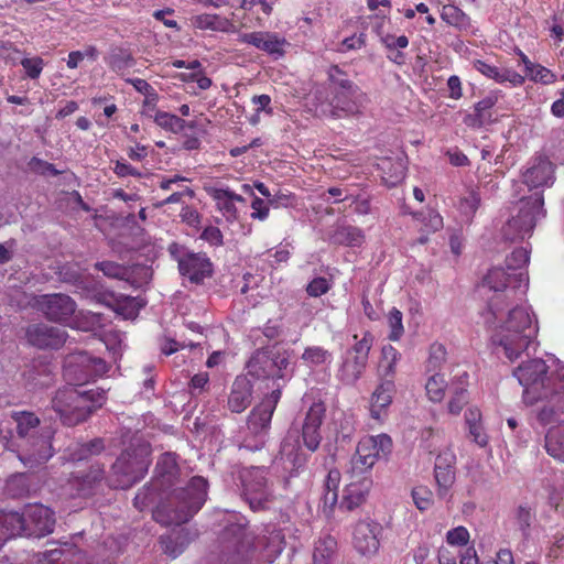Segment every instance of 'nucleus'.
Wrapping results in <instances>:
<instances>
[{
    "instance_id": "nucleus-1",
    "label": "nucleus",
    "mask_w": 564,
    "mask_h": 564,
    "mask_svg": "<svg viewBox=\"0 0 564 564\" xmlns=\"http://www.w3.org/2000/svg\"><path fill=\"white\" fill-rule=\"evenodd\" d=\"M208 481L194 476L185 487L174 488L152 512L153 519L164 525H181L192 519L204 506L207 498Z\"/></svg>"
},
{
    "instance_id": "nucleus-12",
    "label": "nucleus",
    "mask_w": 564,
    "mask_h": 564,
    "mask_svg": "<svg viewBox=\"0 0 564 564\" xmlns=\"http://www.w3.org/2000/svg\"><path fill=\"white\" fill-rule=\"evenodd\" d=\"M289 366L285 352L275 347L256 350L247 362V375L253 379H282L283 370Z\"/></svg>"
},
{
    "instance_id": "nucleus-3",
    "label": "nucleus",
    "mask_w": 564,
    "mask_h": 564,
    "mask_svg": "<svg viewBox=\"0 0 564 564\" xmlns=\"http://www.w3.org/2000/svg\"><path fill=\"white\" fill-rule=\"evenodd\" d=\"M538 334V326L527 308L517 306L509 311L507 319L497 327L491 340L501 348L510 360H517L533 341Z\"/></svg>"
},
{
    "instance_id": "nucleus-8",
    "label": "nucleus",
    "mask_w": 564,
    "mask_h": 564,
    "mask_svg": "<svg viewBox=\"0 0 564 564\" xmlns=\"http://www.w3.org/2000/svg\"><path fill=\"white\" fill-rule=\"evenodd\" d=\"M544 198L541 193H535L521 199L517 207V214L502 228L505 239L510 241L522 240L530 237L536 221L545 216Z\"/></svg>"
},
{
    "instance_id": "nucleus-38",
    "label": "nucleus",
    "mask_w": 564,
    "mask_h": 564,
    "mask_svg": "<svg viewBox=\"0 0 564 564\" xmlns=\"http://www.w3.org/2000/svg\"><path fill=\"white\" fill-rule=\"evenodd\" d=\"M193 25L199 30H210L223 33H235L237 32L236 24L218 14H199L193 19Z\"/></svg>"
},
{
    "instance_id": "nucleus-15",
    "label": "nucleus",
    "mask_w": 564,
    "mask_h": 564,
    "mask_svg": "<svg viewBox=\"0 0 564 564\" xmlns=\"http://www.w3.org/2000/svg\"><path fill=\"white\" fill-rule=\"evenodd\" d=\"M25 536L42 538L53 532L55 513L43 505H30L24 508Z\"/></svg>"
},
{
    "instance_id": "nucleus-6",
    "label": "nucleus",
    "mask_w": 564,
    "mask_h": 564,
    "mask_svg": "<svg viewBox=\"0 0 564 564\" xmlns=\"http://www.w3.org/2000/svg\"><path fill=\"white\" fill-rule=\"evenodd\" d=\"M549 367L543 359H531L523 362L514 370V376L523 387V400L533 405L541 397H545L547 390L562 382L564 367L549 373Z\"/></svg>"
},
{
    "instance_id": "nucleus-37",
    "label": "nucleus",
    "mask_w": 564,
    "mask_h": 564,
    "mask_svg": "<svg viewBox=\"0 0 564 564\" xmlns=\"http://www.w3.org/2000/svg\"><path fill=\"white\" fill-rule=\"evenodd\" d=\"M367 365V361L347 354V357L338 369L337 378L341 383L352 386L360 379Z\"/></svg>"
},
{
    "instance_id": "nucleus-19",
    "label": "nucleus",
    "mask_w": 564,
    "mask_h": 564,
    "mask_svg": "<svg viewBox=\"0 0 564 564\" xmlns=\"http://www.w3.org/2000/svg\"><path fill=\"white\" fill-rule=\"evenodd\" d=\"M325 411L322 402L313 403L302 425L301 438L303 445L312 453L318 449L322 442L321 426L325 417Z\"/></svg>"
},
{
    "instance_id": "nucleus-33",
    "label": "nucleus",
    "mask_w": 564,
    "mask_h": 564,
    "mask_svg": "<svg viewBox=\"0 0 564 564\" xmlns=\"http://www.w3.org/2000/svg\"><path fill=\"white\" fill-rule=\"evenodd\" d=\"M380 37V43L387 51V58L395 65H404L406 55L403 53L409 44V37L406 35H394L391 33L377 32Z\"/></svg>"
},
{
    "instance_id": "nucleus-9",
    "label": "nucleus",
    "mask_w": 564,
    "mask_h": 564,
    "mask_svg": "<svg viewBox=\"0 0 564 564\" xmlns=\"http://www.w3.org/2000/svg\"><path fill=\"white\" fill-rule=\"evenodd\" d=\"M269 468L264 466L243 467L239 470L242 496L252 510H263L273 498Z\"/></svg>"
},
{
    "instance_id": "nucleus-32",
    "label": "nucleus",
    "mask_w": 564,
    "mask_h": 564,
    "mask_svg": "<svg viewBox=\"0 0 564 564\" xmlns=\"http://www.w3.org/2000/svg\"><path fill=\"white\" fill-rule=\"evenodd\" d=\"M174 453H164L156 463L153 481L165 490L173 486L178 476L180 468Z\"/></svg>"
},
{
    "instance_id": "nucleus-2",
    "label": "nucleus",
    "mask_w": 564,
    "mask_h": 564,
    "mask_svg": "<svg viewBox=\"0 0 564 564\" xmlns=\"http://www.w3.org/2000/svg\"><path fill=\"white\" fill-rule=\"evenodd\" d=\"M106 399L105 389L79 390L74 384H69L55 392L51 404L63 425L75 426L100 409Z\"/></svg>"
},
{
    "instance_id": "nucleus-31",
    "label": "nucleus",
    "mask_w": 564,
    "mask_h": 564,
    "mask_svg": "<svg viewBox=\"0 0 564 564\" xmlns=\"http://www.w3.org/2000/svg\"><path fill=\"white\" fill-rule=\"evenodd\" d=\"M252 384L247 377L238 376L228 397V409L232 413L243 412L251 403Z\"/></svg>"
},
{
    "instance_id": "nucleus-61",
    "label": "nucleus",
    "mask_w": 564,
    "mask_h": 564,
    "mask_svg": "<svg viewBox=\"0 0 564 564\" xmlns=\"http://www.w3.org/2000/svg\"><path fill=\"white\" fill-rule=\"evenodd\" d=\"M529 261V251L525 248H517L507 257L506 264L509 270L516 271L525 268Z\"/></svg>"
},
{
    "instance_id": "nucleus-35",
    "label": "nucleus",
    "mask_w": 564,
    "mask_h": 564,
    "mask_svg": "<svg viewBox=\"0 0 564 564\" xmlns=\"http://www.w3.org/2000/svg\"><path fill=\"white\" fill-rule=\"evenodd\" d=\"M191 541L192 536L189 531L183 528L173 530L171 533L160 538V544L164 553L172 558L181 555L191 543Z\"/></svg>"
},
{
    "instance_id": "nucleus-54",
    "label": "nucleus",
    "mask_w": 564,
    "mask_h": 564,
    "mask_svg": "<svg viewBox=\"0 0 564 564\" xmlns=\"http://www.w3.org/2000/svg\"><path fill=\"white\" fill-rule=\"evenodd\" d=\"M302 360L310 366H321L330 364L333 354L321 346H310L304 349Z\"/></svg>"
},
{
    "instance_id": "nucleus-49",
    "label": "nucleus",
    "mask_w": 564,
    "mask_h": 564,
    "mask_svg": "<svg viewBox=\"0 0 564 564\" xmlns=\"http://www.w3.org/2000/svg\"><path fill=\"white\" fill-rule=\"evenodd\" d=\"M70 326L83 332H93L101 326V314L89 311L75 312Z\"/></svg>"
},
{
    "instance_id": "nucleus-56",
    "label": "nucleus",
    "mask_w": 564,
    "mask_h": 564,
    "mask_svg": "<svg viewBox=\"0 0 564 564\" xmlns=\"http://www.w3.org/2000/svg\"><path fill=\"white\" fill-rule=\"evenodd\" d=\"M373 345V335L366 330L362 335V338L357 340L355 345L348 350V355L358 357L361 360L368 362L369 352Z\"/></svg>"
},
{
    "instance_id": "nucleus-44",
    "label": "nucleus",
    "mask_w": 564,
    "mask_h": 564,
    "mask_svg": "<svg viewBox=\"0 0 564 564\" xmlns=\"http://www.w3.org/2000/svg\"><path fill=\"white\" fill-rule=\"evenodd\" d=\"M381 355L379 375L384 380H393L397 372V364L401 358V354L392 345H386L382 347Z\"/></svg>"
},
{
    "instance_id": "nucleus-62",
    "label": "nucleus",
    "mask_w": 564,
    "mask_h": 564,
    "mask_svg": "<svg viewBox=\"0 0 564 564\" xmlns=\"http://www.w3.org/2000/svg\"><path fill=\"white\" fill-rule=\"evenodd\" d=\"M95 268L101 271L106 276L119 279H124L127 274V269L122 264H119L113 261H100L95 264Z\"/></svg>"
},
{
    "instance_id": "nucleus-23",
    "label": "nucleus",
    "mask_w": 564,
    "mask_h": 564,
    "mask_svg": "<svg viewBox=\"0 0 564 564\" xmlns=\"http://www.w3.org/2000/svg\"><path fill=\"white\" fill-rule=\"evenodd\" d=\"M379 524L375 522L360 521L355 525L352 533V543L355 549L361 555H372L377 553L380 546L378 534Z\"/></svg>"
},
{
    "instance_id": "nucleus-46",
    "label": "nucleus",
    "mask_w": 564,
    "mask_h": 564,
    "mask_svg": "<svg viewBox=\"0 0 564 564\" xmlns=\"http://www.w3.org/2000/svg\"><path fill=\"white\" fill-rule=\"evenodd\" d=\"M447 359V350L446 347L434 341L430 345L429 348V357L425 360L424 368L426 373H441L443 366L445 365Z\"/></svg>"
},
{
    "instance_id": "nucleus-10",
    "label": "nucleus",
    "mask_w": 564,
    "mask_h": 564,
    "mask_svg": "<svg viewBox=\"0 0 564 564\" xmlns=\"http://www.w3.org/2000/svg\"><path fill=\"white\" fill-rule=\"evenodd\" d=\"M226 544L220 556L224 564H250L258 553L257 535L242 525L225 530Z\"/></svg>"
},
{
    "instance_id": "nucleus-41",
    "label": "nucleus",
    "mask_w": 564,
    "mask_h": 564,
    "mask_svg": "<svg viewBox=\"0 0 564 564\" xmlns=\"http://www.w3.org/2000/svg\"><path fill=\"white\" fill-rule=\"evenodd\" d=\"M7 534L8 541L15 536H25L24 511H1L0 529Z\"/></svg>"
},
{
    "instance_id": "nucleus-53",
    "label": "nucleus",
    "mask_w": 564,
    "mask_h": 564,
    "mask_svg": "<svg viewBox=\"0 0 564 564\" xmlns=\"http://www.w3.org/2000/svg\"><path fill=\"white\" fill-rule=\"evenodd\" d=\"M425 383L426 395L432 402H441L445 397L447 382L442 373H429Z\"/></svg>"
},
{
    "instance_id": "nucleus-45",
    "label": "nucleus",
    "mask_w": 564,
    "mask_h": 564,
    "mask_svg": "<svg viewBox=\"0 0 564 564\" xmlns=\"http://www.w3.org/2000/svg\"><path fill=\"white\" fill-rule=\"evenodd\" d=\"M337 549V541L330 535L321 536L313 551V564H329Z\"/></svg>"
},
{
    "instance_id": "nucleus-40",
    "label": "nucleus",
    "mask_w": 564,
    "mask_h": 564,
    "mask_svg": "<svg viewBox=\"0 0 564 564\" xmlns=\"http://www.w3.org/2000/svg\"><path fill=\"white\" fill-rule=\"evenodd\" d=\"M544 447L550 456L564 463V421L549 429Z\"/></svg>"
},
{
    "instance_id": "nucleus-34",
    "label": "nucleus",
    "mask_w": 564,
    "mask_h": 564,
    "mask_svg": "<svg viewBox=\"0 0 564 564\" xmlns=\"http://www.w3.org/2000/svg\"><path fill=\"white\" fill-rule=\"evenodd\" d=\"M497 98L492 96L485 97L475 104L474 110L464 117L463 122L471 129H480L485 124L492 122L491 109L496 105Z\"/></svg>"
},
{
    "instance_id": "nucleus-39",
    "label": "nucleus",
    "mask_w": 564,
    "mask_h": 564,
    "mask_svg": "<svg viewBox=\"0 0 564 564\" xmlns=\"http://www.w3.org/2000/svg\"><path fill=\"white\" fill-rule=\"evenodd\" d=\"M465 422L473 442L479 447H486L489 443V437L481 422L480 410L478 408H469L465 412Z\"/></svg>"
},
{
    "instance_id": "nucleus-55",
    "label": "nucleus",
    "mask_w": 564,
    "mask_h": 564,
    "mask_svg": "<svg viewBox=\"0 0 564 564\" xmlns=\"http://www.w3.org/2000/svg\"><path fill=\"white\" fill-rule=\"evenodd\" d=\"M531 82L539 83L542 85H552L556 82L557 76L545 66L534 63L532 67L525 73Z\"/></svg>"
},
{
    "instance_id": "nucleus-28",
    "label": "nucleus",
    "mask_w": 564,
    "mask_h": 564,
    "mask_svg": "<svg viewBox=\"0 0 564 564\" xmlns=\"http://www.w3.org/2000/svg\"><path fill=\"white\" fill-rule=\"evenodd\" d=\"M332 95L330 107L334 117H349L360 112L362 98L365 96L360 89L350 93L337 91Z\"/></svg>"
},
{
    "instance_id": "nucleus-26",
    "label": "nucleus",
    "mask_w": 564,
    "mask_h": 564,
    "mask_svg": "<svg viewBox=\"0 0 564 564\" xmlns=\"http://www.w3.org/2000/svg\"><path fill=\"white\" fill-rule=\"evenodd\" d=\"M395 391L394 380L382 379L381 383L377 386L370 398V416L382 422L388 416V410L392 403L393 394Z\"/></svg>"
},
{
    "instance_id": "nucleus-21",
    "label": "nucleus",
    "mask_w": 564,
    "mask_h": 564,
    "mask_svg": "<svg viewBox=\"0 0 564 564\" xmlns=\"http://www.w3.org/2000/svg\"><path fill=\"white\" fill-rule=\"evenodd\" d=\"M456 456L451 449L441 452L434 466V477L437 485V495L445 498L456 479Z\"/></svg>"
},
{
    "instance_id": "nucleus-48",
    "label": "nucleus",
    "mask_w": 564,
    "mask_h": 564,
    "mask_svg": "<svg viewBox=\"0 0 564 564\" xmlns=\"http://www.w3.org/2000/svg\"><path fill=\"white\" fill-rule=\"evenodd\" d=\"M106 63L111 70L116 73H122L123 70L132 67L135 62L132 54L128 50L116 47L111 50L108 57H106Z\"/></svg>"
},
{
    "instance_id": "nucleus-47",
    "label": "nucleus",
    "mask_w": 564,
    "mask_h": 564,
    "mask_svg": "<svg viewBox=\"0 0 564 564\" xmlns=\"http://www.w3.org/2000/svg\"><path fill=\"white\" fill-rule=\"evenodd\" d=\"M328 79L330 82V91L335 94L337 91H356L360 89L352 80L348 78L346 72H344L338 65H332L328 69Z\"/></svg>"
},
{
    "instance_id": "nucleus-16",
    "label": "nucleus",
    "mask_w": 564,
    "mask_h": 564,
    "mask_svg": "<svg viewBox=\"0 0 564 564\" xmlns=\"http://www.w3.org/2000/svg\"><path fill=\"white\" fill-rule=\"evenodd\" d=\"M281 395V389L278 387L267 394L262 401L251 410L248 415L247 426L252 434L259 435L269 431L272 415Z\"/></svg>"
},
{
    "instance_id": "nucleus-36",
    "label": "nucleus",
    "mask_w": 564,
    "mask_h": 564,
    "mask_svg": "<svg viewBox=\"0 0 564 564\" xmlns=\"http://www.w3.org/2000/svg\"><path fill=\"white\" fill-rule=\"evenodd\" d=\"M414 219L419 223V230L422 235L416 242L425 245L429 241V235L441 230L444 226L443 217L434 209L413 214Z\"/></svg>"
},
{
    "instance_id": "nucleus-27",
    "label": "nucleus",
    "mask_w": 564,
    "mask_h": 564,
    "mask_svg": "<svg viewBox=\"0 0 564 564\" xmlns=\"http://www.w3.org/2000/svg\"><path fill=\"white\" fill-rule=\"evenodd\" d=\"M553 163L544 155L533 159L532 165L523 173V183L530 188L547 186L553 182Z\"/></svg>"
},
{
    "instance_id": "nucleus-14",
    "label": "nucleus",
    "mask_w": 564,
    "mask_h": 564,
    "mask_svg": "<svg viewBox=\"0 0 564 564\" xmlns=\"http://www.w3.org/2000/svg\"><path fill=\"white\" fill-rule=\"evenodd\" d=\"M104 480V466L96 463L86 473L73 474L67 480L66 492L72 498H88L102 487Z\"/></svg>"
},
{
    "instance_id": "nucleus-17",
    "label": "nucleus",
    "mask_w": 564,
    "mask_h": 564,
    "mask_svg": "<svg viewBox=\"0 0 564 564\" xmlns=\"http://www.w3.org/2000/svg\"><path fill=\"white\" fill-rule=\"evenodd\" d=\"M509 274L502 268H492L482 280V286H487L495 295L489 299L488 314L492 321H497L500 313L508 306L505 291L508 286Z\"/></svg>"
},
{
    "instance_id": "nucleus-52",
    "label": "nucleus",
    "mask_w": 564,
    "mask_h": 564,
    "mask_svg": "<svg viewBox=\"0 0 564 564\" xmlns=\"http://www.w3.org/2000/svg\"><path fill=\"white\" fill-rule=\"evenodd\" d=\"M441 19L457 29H465L469 25V17L454 4H445L441 10Z\"/></svg>"
},
{
    "instance_id": "nucleus-59",
    "label": "nucleus",
    "mask_w": 564,
    "mask_h": 564,
    "mask_svg": "<svg viewBox=\"0 0 564 564\" xmlns=\"http://www.w3.org/2000/svg\"><path fill=\"white\" fill-rule=\"evenodd\" d=\"M402 317H403L402 312L400 310H398L397 307H392L389 311L388 324L390 327V334L388 337L390 340L397 341L402 337V335L404 333Z\"/></svg>"
},
{
    "instance_id": "nucleus-51",
    "label": "nucleus",
    "mask_w": 564,
    "mask_h": 564,
    "mask_svg": "<svg viewBox=\"0 0 564 564\" xmlns=\"http://www.w3.org/2000/svg\"><path fill=\"white\" fill-rule=\"evenodd\" d=\"M153 121L165 131L172 133H180L185 129L186 122L184 119L177 117L176 115L156 110L153 116Z\"/></svg>"
},
{
    "instance_id": "nucleus-50",
    "label": "nucleus",
    "mask_w": 564,
    "mask_h": 564,
    "mask_svg": "<svg viewBox=\"0 0 564 564\" xmlns=\"http://www.w3.org/2000/svg\"><path fill=\"white\" fill-rule=\"evenodd\" d=\"M166 490L156 485L154 481H152L148 486H143L139 491L137 492L134 499H133V506L139 510L143 511L145 508H148L150 505H152L155 499L161 495L162 492H165Z\"/></svg>"
},
{
    "instance_id": "nucleus-60",
    "label": "nucleus",
    "mask_w": 564,
    "mask_h": 564,
    "mask_svg": "<svg viewBox=\"0 0 564 564\" xmlns=\"http://www.w3.org/2000/svg\"><path fill=\"white\" fill-rule=\"evenodd\" d=\"M495 82L498 84L508 83L512 87H520L525 83V76L512 68L502 67L498 68Z\"/></svg>"
},
{
    "instance_id": "nucleus-13",
    "label": "nucleus",
    "mask_w": 564,
    "mask_h": 564,
    "mask_svg": "<svg viewBox=\"0 0 564 564\" xmlns=\"http://www.w3.org/2000/svg\"><path fill=\"white\" fill-rule=\"evenodd\" d=\"M33 307L40 311L48 321L67 323L76 312V302L62 293L42 294L33 297Z\"/></svg>"
},
{
    "instance_id": "nucleus-30",
    "label": "nucleus",
    "mask_w": 564,
    "mask_h": 564,
    "mask_svg": "<svg viewBox=\"0 0 564 564\" xmlns=\"http://www.w3.org/2000/svg\"><path fill=\"white\" fill-rule=\"evenodd\" d=\"M209 196L215 200L216 208L221 213L228 223L238 220L239 213L236 203H245V198L229 188L213 187L208 191Z\"/></svg>"
},
{
    "instance_id": "nucleus-7",
    "label": "nucleus",
    "mask_w": 564,
    "mask_h": 564,
    "mask_svg": "<svg viewBox=\"0 0 564 564\" xmlns=\"http://www.w3.org/2000/svg\"><path fill=\"white\" fill-rule=\"evenodd\" d=\"M392 438L388 434L367 435L360 438L350 459L349 477H371L373 466L387 458L392 451Z\"/></svg>"
},
{
    "instance_id": "nucleus-58",
    "label": "nucleus",
    "mask_w": 564,
    "mask_h": 564,
    "mask_svg": "<svg viewBox=\"0 0 564 564\" xmlns=\"http://www.w3.org/2000/svg\"><path fill=\"white\" fill-rule=\"evenodd\" d=\"M412 498L416 508L421 511L429 510L434 502V495L426 486H417L413 488Z\"/></svg>"
},
{
    "instance_id": "nucleus-57",
    "label": "nucleus",
    "mask_w": 564,
    "mask_h": 564,
    "mask_svg": "<svg viewBox=\"0 0 564 564\" xmlns=\"http://www.w3.org/2000/svg\"><path fill=\"white\" fill-rule=\"evenodd\" d=\"M480 195L477 191L471 189L459 200V210L468 219L471 218L480 206Z\"/></svg>"
},
{
    "instance_id": "nucleus-5",
    "label": "nucleus",
    "mask_w": 564,
    "mask_h": 564,
    "mask_svg": "<svg viewBox=\"0 0 564 564\" xmlns=\"http://www.w3.org/2000/svg\"><path fill=\"white\" fill-rule=\"evenodd\" d=\"M152 448L149 442L134 438L111 466L110 487L128 489L141 481L151 465Z\"/></svg>"
},
{
    "instance_id": "nucleus-4",
    "label": "nucleus",
    "mask_w": 564,
    "mask_h": 564,
    "mask_svg": "<svg viewBox=\"0 0 564 564\" xmlns=\"http://www.w3.org/2000/svg\"><path fill=\"white\" fill-rule=\"evenodd\" d=\"M11 417L17 424L18 436L22 440L20 459L31 468L45 464L54 454L53 432L45 430L37 435L40 419L33 412L13 411Z\"/></svg>"
},
{
    "instance_id": "nucleus-43",
    "label": "nucleus",
    "mask_w": 564,
    "mask_h": 564,
    "mask_svg": "<svg viewBox=\"0 0 564 564\" xmlns=\"http://www.w3.org/2000/svg\"><path fill=\"white\" fill-rule=\"evenodd\" d=\"M105 449L102 438H94L87 443H78L68 447V459L72 462L86 460L91 456L100 454Z\"/></svg>"
},
{
    "instance_id": "nucleus-18",
    "label": "nucleus",
    "mask_w": 564,
    "mask_h": 564,
    "mask_svg": "<svg viewBox=\"0 0 564 564\" xmlns=\"http://www.w3.org/2000/svg\"><path fill=\"white\" fill-rule=\"evenodd\" d=\"M108 371L107 362L98 357L79 354L74 365L72 361L65 368V377L73 379L76 386L100 377Z\"/></svg>"
},
{
    "instance_id": "nucleus-20",
    "label": "nucleus",
    "mask_w": 564,
    "mask_h": 564,
    "mask_svg": "<svg viewBox=\"0 0 564 564\" xmlns=\"http://www.w3.org/2000/svg\"><path fill=\"white\" fill-rule=\"evenodd\" d=\"M25 335L28 341L40 349H58L65 344L67 337L64 329L43 323L30 325Z\"/></svg>"
},
{
    "instance_id": "nucleus-11",
    "label": "nucleus",
    "mask_w": 564,
    "mask_h": 564,
    "mask_svg": "<svg viewBox=\"0 0 564 564\" xmlns=\"http://www.w3.org/2000/svg\"><path fill=\"white\" fill-rule=\"evenodd\" d=\"M171 258L177 262V269L182 276L187 278L194 284H200L214 273V264L205 252H194L177 242L167 247Z\"/></svg>"
},
{
    "instance_id": "nucleus-22",
    "label": "nucleus",
    "mask_w": 564,
    "mask_h": 564,
    "mask_svg": "<svg viewBox=\"0 0 564 564\" xmlns=\"http://www.w3.org/2000/svg\"><path fill=\"white\" fill-rule=\"evenodd\" d=\"M239 42L250 44L275 58L285 54L284 47L288 44L286 40L276 33L262 31L243 33L239 36Z\"/></svg>"
},
{
    "instance_id": "nucleus-29",
    "label": "nucleus",
    "mask_w": 564,
    "mask_h": 564,
    "mask_svg": "<svg viewBox=\"0 0 564 564\" xmlns=\"http://www.w3.org/2000/svg\"><path fill=\"white\" fill-rule=\"evenodd\" d=\"M262 536H257L258 552L263 560L272 563L284 550L285 538L281 529L265 528Z\"/></svg>"
},
{
    "instance_id": "nucleus-63",
    "label": "nucleus",
    "mask_w": 564,
    "mask_h": 564,
    "mask_svg": "<svg viewBox=\"0 0 564 564\" xmlns=\"http://www.w3.org/2000/svg\"><path fill=\"white\" fill-rule=\"evenodd\" d=\"M469 540V531L463 525H458L446 533V542L451 546H466Z\"/></svg>"
},
{
    "instance_id": "nucleus-24",
    "label": "nucleus",
    "mask_w": 564,
    "mask_h": 564,
    "mask_svg": "<svg viewBox=\"0 0 564 564\" xmlns=\"http://www.w3.org/2000/svg\"><path fill=\"white\" fill-rule=\"evenodd\" d=\"M372 487V478L366 477H349V482L345 487L343 499L338 507L341 510L351 511L365 501Z\"/></svg>"
},
{
    "instance_id": "nucleus-42",
    "label": "nucleus",
    "mask_w": 564,
    "mask_h": 564,
    "mask_svg": "<svg viewBox=\"0 0 564 564\" xmlns=\"http://www.w3.org/2000/svg\"><path fill=\"white\" fill-rule=\"evenodd\" d=\"M333 239L337 245L346 247H360L365 242L366 236L364 230L359 227L352 225H344L339 226L335 230Z\"/></svg>"
},
{
    "instance_id": "nucleus-64",
    "label": "nucleus",
    "mask_w": 564,
    "mask_h": 564,
    "mask_svg": "<svg viewBox=\"0 0 564 564\" xmlns=\"http://www.w3.org/2000/svg\"><path fill=\"white\" fill-rule=\"evenodd\" d=\"M199 239L207 242L213 248H218L224 246V235L221 230L213 225L206 226L200 235Z\"/></svg>"
},
{
    "instance_id": "nucleus-25",
    "label": "nucleus",
    "mask_w": 564,
    "mask_h": 564,
    "mask_svg": "<svg viewBox=\"0 0 564 564\" xmlns=\"http://www.w3.org/2000/svg\"><path fill=\"white\" fill-rule=\"evenodd\" d=\"M86 560L82 550L67 543L36 554L37 564H85Z\"/></svg>"
}]
</instances>
